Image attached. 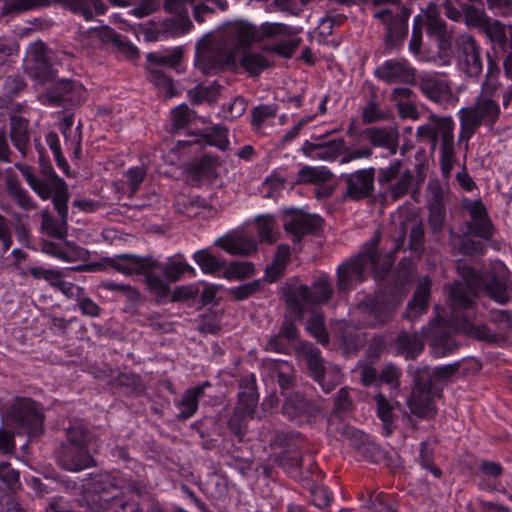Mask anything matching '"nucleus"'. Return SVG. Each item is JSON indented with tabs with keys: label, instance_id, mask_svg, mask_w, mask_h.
<instances>
[{
	"label": "nucleus",
	"instance_id": "64",
	"mask_svg": "<svg viewBox=\"0 0 512 512\" xmlns=\"http://www.w3.org/2000/svg\"><path fill=\"white\" fill-rule=\"evenodd\" d=\"M230 35L236 40L237 46L247 47L254 40V30L251 26L238 23L230 27Z\"/></svg>",
	"mask_w": 512,
	"mask_h": 512
},
{
	"label": "nucleus",
	"instance_id": "50",
	"mask_svg": "<svg viewBox=\"0 0 512 512\" xmlns=\"http://www.w3.org/2000/svg\"><path fill=\"white\" fill-rule=\"evenodd\" d=\"M220 90L221 85L215 81L208 86L197 85L190 89L187 95L193 105H199L204 101L214 103L220 95Z\"/></svg>",
	"mask_w": 512,
	"mask_h": 512
},
{
	"label": "nucleus",
	"instance_id": "56",
	"mask_svg": "<svg viewBox=\"0 0 512 512\" xmlns=\"http://www.w3.org/2000/svg\"><path fill=\"white\" fill-rule=\"evenodd\" d=\"M181 48L174 49L171 53L162 55L159 53H148L147 60L150 63V67H169L175 68L182 60Z\"/></svg>",
	"mask_w": 512,
	"mask_h": 512
},
{
	"label": "nucleus",
	"instance_id": "43",
	"mask_svg": "<svg viewBox=\"0 0 512 512\" xmlns=\"http://www.w3.org/2000/svg\"><path fill=\"white\" fill-rule=\"evenodd\" d=\"M334 174L325 166H303L297 173V184L322 185L329 182Z\"/></svg>",
	"mask_w": 512,
	"mask_h": 512
},
{
	"label": "nucleus",
	"instance_id": "19",
	"mask_svg": "<svg viewBox=\"0 0 512 512\" xmlns=\"http://www.w3.org/2000/svg\"><path fill=\"white\" fill-rule=\"evenodd\" d=\"M85 90L78 82L62 79L56 81L47 91L48 101L55 106L64 108L79 105L84 98Z\"/></svg>",
	"mask_w": 512,
	"mask_h": 512
},
{
	"label": "nucleus",
	"instance_id": "51",
	"mask_svg": "<svg viewBox=\"0 0 512 512\" xmlns=\"http://www.w3.org/2000/svg\"><path fill=\"white\" fill-rule=\"evenodd\" d=\"M374 400L377 406V415L383 423L385 435L390 436L393 433V406L387 397L381 392L374 396Z\"/></svg>",
	"mask_w": 512,
	"mask_h": 512
},
{
	"label": "nucleus",
	"instance_id": "22",
	"mask_svg": "<svg viewBox=\"0 0 512 512\" xmlns=\"http://www.w3.org/2000/svg\"><path fill=\"white\" fill-rule=\"evenodd\" d=\"M409 234L408 247L414 252L421 253L424 250V226L422 221L416 218H408L401 222L400 226L395 231L394 236V252L401 250L406 242L407 232Z\"/></svg>",
	"mask_w": 512,
	"mask_h": 512
},
{
	"label": "nucleus",
	"instance_id": "14",
	"mask_svg": "<svg viewBox=\"0 0 512 512\" xmlns=\"http://www.w3.org/2000/svg\"><path fill=\"white\" fill-rule=\"evenodd\" d=\"M92 451L94 450L61 441L54 454L56 462L62 469L69 472H79L96 465Z\"/></svg>",
	"mask_w": 512,
	"mask_h": 512
},
{
	"label": "nucleus",
	"instance_id": "44",
	"mask_svg": "<svg viewBox=\"0 0 512 512\" xmlns=\"http://www.w3.org/2000/svg\"><path fill=\"white\" fill-rule=\"evenodd\" d=\"M239 65L252 77H258L264 69L274 65L264 55L253 51H244L239 61Z\"/></svg>",
	"mask_w": 512,
	"mask_h": 512
},
{
	"label": "nucleus",
	"instance_id": "6",
	"mask_svg": "<svg viewBox=\"0 0 512 512\" xmlns=\"http://www.w3.org/2000/svg\"><path fill=\"white\" fill-rule=\"evenodd\" d=\"M334 294V288L327 277L314 280L311 286L304 284L291 286L287 289L286 303L294 316V320H303L306 308L326 304Z\"/></svg>",
	"mask_w": 512,
	"mask_h": 512
},
{
	"label": "nucleus",
	"instance_id": "12",
	"mask_svg": "<svg viewBox=\"0 0 512 512\" xmlns=\"http://www.w3.org/2000/svg\"><path fill=\"white\" fill-rule=\"evenodd\" d=\"M290 219L285 221L283 228L292 236L294 243H300L307 235H317L323 229L324 220L316 214L305 213L301 210H285Z\"/></svg>",
	"mask_w": 512,
	"mask_h": 512
},
{
	"label": "nucleus",
	"instance_id": "25",
	"mask_svg": "<svg viewBox=\"0 0 512 512\" xmlns=\"http://www.w3.org/2000/svg\"><path fill=\"white\" fill-rule=\"evenodd\" d=\"M373 147L387 149L390 155H395L399 148L400 134L396 127H369L360 132Z\"/></svg>",
	"mask_w": 512,
	"mask_h": 512
},
{
	"label": "nucleus",
	"instance_id": "30",
	"mask_svg": "<svg viewBox=\"0 0 512 512\" xmlns=\"http://www.w3.org/2000/svg\"><path fill=\"white\" fill-rule=\"evenodd\" d=\"M343 138L333 139L326 142L313 143L306 140L302 146L305 156L314 160L333 161L344 149Z\"/></svg>",
	"mask_w": 512,
	"mask_h": 512
},
{
	"label": "nucleus",
	"instance_id": "20",
	"mask_svg": "<svg viewBox=\"0 0 512 512\" xmlns=\"http://www.w3.org/2000/svg\"><path fill=\"white\" fill-rule=\"evenodd\" d=\"M105 261L109 267L127 276L144 274L160 267L159 261L152 256L142 257L135 254H119Z\"/></svg>",
	"mask_w": 512,
	"mask_h": 512
},
{
	"label": "nucleus",
	"instance_id": "55",
	"mask_svg": "<svg viewBox=\"0 0 512 512\" xmlns=\"http://www.w3.org/2000/svg\"><path fill=\"white\" fill-rule=\"evenodd\" d=\"M149 80L163 91L166 98H172L177 95L172 78L166 76L161 68L149 67Z\"/></svg>",
	"mask_w": 512,
	"mask_h": 512
},
{
	"label": "nucleus",
	"instance_id": "9",
	"mask_svg": "<svg viewBox=\"0 0 512 512\" xmlns=\"http://www.w3.org/2000/svg\"><path fill=\"white\" fill-rule=\"evenodd\" d=\"M378 259L374 248L361 252L340 264L336 271V287L339 294H347L365 280L367 265H375Z\"/></svg>",
	"mask_w": 512,
	"mask_h": 512
},
{
	"label": "nucleus",
	"instance_id": "18",
	"mask_svg": "<svg viewBox=\"0 0 512 512\" xmlns=\"http://www.w3.org/2000/svg\"><path fill=\"white\" fill-rule=\"evenodd\" d=\"M340 433L349 441V445L368 461L380 463L385 459V451L374 441L370 440L368 435L362 431L348 425H343Z\"/></svg>",
	"mask_w": 512,
	"mask_h": 512
},
{
	"label": "nucleus",
	"instance_id": "23",
	"mask_svg": "<svg viewBox=\"0 0 512 512\" xmlns=\"http://www.w3.org/2000/svg\"><path fill=\"white\" fill-rule=\"evenodd\" d=\"M266 368L268 370V377L277 383L281 396L293 391L297 387V371L291 362L268 360Z\"/></svg>",
	"mask_w": 512,
	"mask_h": 512
},
{
	"label": "nucleus",
	"instance_id": "10",
	"mask_svg": "<svg viewBox=\"0 0 512 512\" xmlns=\"http://www.w3.org/2000/svg\"><path fill=\"white\" fill-rule=\"evenodd\" d=\"M417 16L422 18L421 25L426 28L428 37L437 43L439 58L443 63H448L452 53L451 35L436 6L430 4L423 13Z\"/></svg>",
	"mask_w": 512,
	"mask_h": 512
},
{
	"label": "nucleus",
	"instance_id": "35",
	"mask_svg": "<svg viewBox=\"0 0 512 512\" xmlns=\"http://www.w3.org/2000/svg\"><path fill=\"white\" fill-rule=\"evenodd\" d=\"M10 139L23 157L27 155L30 142L29 120L18 115H10Z\"/></svg>",
	"mask_w": 512,
	"mask_h": 512
},
{
	"label": "nucleus",
	"instance_id": "11",
	"mask_svg": "<svg viewBox=\"0 0 512 512\" xmlns=\"http://www.w3.org/2000/svg\"><path fill=\"white\" fill-rule=\"evenodd\" d=\"M282 397L281 413L289 421L309 423L321 412L319 403L300 391L293 390Z\"/></svg>",
	"mask_w": 512,
	"mask_h": 512
},
{
	"label": "nucleus",
	"instance_id": "40",
	"mask_svg": "<svg viewBox=\"0 0 512 512\" xmlns=\"http://www.w3.org/2000/svg\"><path fill=\"white\" fill-rule=\"evenodd\" d=\"M85 501L88 508L93 512H106L116 508L123 501V493H97L86 491Z\"/></svg>",
	"mask_w": 512,
	"mask_h": 512
},
{
	"label": "nucleus",
	"instance_id": "3",
	"mask_svg": "<svg viewBox=\"0 0 512 512\" xmlns=\"http://www.w3.org/2000/svg\"><path fill=\"white\" fill-rule=\"evenodd\" d=\"M454 121L451 117H439L431 114L427 123L417 129L416 137L419 141H428L431 145V151H435L439 138L440 147V165L443 176L449 177L454 162Z\"/></svg>",
	"mask_w": 512,
	"mask_h": 512
},
{
	"label": "nucleus",
	"instance_id": "16",
	"mask_svg": "<svg viewBox=\"0 0 512 512\" xmlns=\"http://www.w3.org/2000/svg\"><path fill=\"white\" fill-rule=\"evenodd\" d=\"M196 66L205 75H215L235 65V54L223 46H210L198 50Z\"/></svg>",
	"mask_w": 512,
	"mask_h": 512
},
{
	"label": "nucleus",
	"instance_id": "48",
	"mask_svg": "<svg viewBox=\"0 0 512 512\" xmlns=\"http://www.w3.org/2000/svg\"><path fill=\"white\" fill-rule=\"evenodd\" d=\"M174 14V17L166 19L161 23L163 35L177 36L188 32L192 27L188 12Z\"/></svg>",
	"mask_w": 512,
	"mask_h": 512
},
{
	"label": "nucleus",
	"instance_id": "49",
	"mask_svg": "<svg viewBox=\"0 0 512 512\" xmlns=\"http://www.w3.org/2000/svg\"><path fill=\"white\" fill-rule=\"evenodd\" d=\"M250 419H253V417L233 408L231 415L227 420L226 428L229 433L238 440V442L244 441V438L248 433V421Z\"/></svg>",
	"mask_w": 512,
	"mask_h": 512
},
{
	"label": "nucleus",
	"instance_id": "27",
	"mask_svg": "<svg viewBox=\"0 0 512 512\" xmlns=\"http://www.w3.org/2000/svg\"><path fill=\"white\" fill-rule=\"evenodd\" d=\"M65 440L62 442L82 448L92 449L98 438L89 428L83 419H70L67 425L63 427Z\"/></svg>",
	"mask_w": 512,
	"mask_h": 512
},
{
	"label": "nucleus",
	"instance_id": "26",
	"mask_svg": "<svg viewBox=\"0 0 512 512\" xmlns=\"http://www.w3.org/2000/svg\"><path fill=\"white\" fill-rule=\"evenodd\" d=\"M89 486L90 487L87 489V491H93L97 493H122L124 489H127L138 495L141 494V490L136 483L118 478L109 473H100L93 476Z\"/></svg>",
	"mask_w": 512,
	"mask_h": 512
},
{
	"label": "nucleus",
	"instance_id": "54",
	"mask_svg": "<svg viewBox=\"0 0 512 512\" xmlns=\"http://www.w3.org/2000/svg\"><path fill=\"white\" fill-rule=\"evenodd\" d=\"M389 114L380 109V104L377 101V95L371 94L370 99L364 106L361 114L362 123L365 125L385 121L389 119Z\"/></svg>",
	"mask_w": 512,
	"mask_h": 512
},
{
	"label": "nucleus",
	"instance_id": "15",
	"mask_svg": "<svg viewBox=\"0 0 512 512\" xmlns=\"http://www.w3.org/2000/svg\"><path fill=\"white\" fill-rule=\"evenodd\" d=\"M487 38L495 55L504 57L505 74L512 78V25L493 20L492 25L487 27Z\"/></svg>",
	"mask_w": 512,
	"mask_h": 512
},
{
	"label": "nucleus",
	"instance_id": "53",
	"mask_svg": "<svg viewBox=\"0 0 512 512\" xmlns=\"http://www.w3.org/2000/svg\"><path fill=\"white\" fill-rule=\"evenodd\" d=\"M193 258L206 274H214L225 267V261L211 254L207 249L194 253Z\"/></svg>",
	"mask_w": 512,
	"mask_h": 512
},
{
	"label": "nucleus",
	"instance_id": "45",
	"mask_svg": "<svg viewBox=\"0 0 512 512\" xmlns=\"http://www.w3.org/2000/svg\"><path fill=\"white\" fill-rule=\"evenodd\" d=\"M303 354L306 360L309 376L314 381L318 380V378L322 376V373L328 369V367L325 366V360L321 356V351L313 344L306 343L303 346Z\"/></svg>",
	"mask_w": 512,
	"mask_h": 512
},
{
	"label": "nucleus",
	"instance_id": "41",
	"mask_svg": "<svg viewBox=\"0 0 512 512\" xmlns=\"http://www.w3.org/2000/svg\"><path fill=\"white\" fill-rule=\"evenodd\" d=\"M309 312V318L306 323V330L312 335L320 344L328 345L330 337L326 329L325 316L320 308H306Z\"/></svg>",
	"mask_w": 512,
	"mask_h": 512
},
{
	"label": "nucleus",
	"instance_id": "39",
	"mask_svg": "<svg viewBox=\"0 0 512 512\" xmlns=\"http://www.w3.org/2000/svg\"><path fill=\"white\" fill-rule=\"evenodd\" d=\"M419 88L425 96L438 103L448 100L452 94L449 84L437 77L421 78Z\"/></svg>",
	"mask_w": 512,
	"mask_h": 512
},
{
	"label": "nucleus",
	"instance_id": "28",
	"mask_svg": "<svg viewBox=\"0 0 512 512\" xmlns=\"http://www.w3.org/2000/svg\"><path fill=\"white\" fill-rule=\"evenodd\" d=\"M463 208L470 214L474 220L468 225L469 232L475 236L488 239L492 236V225L488 220L487 210L481 200L463 201Z\"/></svg>",
	"mask_w": 512,
	"mask_h": 512
},
{
	"label": "nucleus",
	"instance_id": "47",
	"mask_svg": "<svg viewBox=\"0 0 512 512\" xmlns=\"http://www.w3.org/2000/svg\"><path fill=\"white\" fill-rule=\"evenodd\" d=\"M8 196L23 210H35L37 204L17 180L9 179L6 182Z\"/></svg>",
	"mask_w": 512,
	"mask_h": 512
},
{
	"label": "nucleus",
	"instance_id": "24",
	"mask_svg": "<svg viewBox=\"0 0 512 512\" xmlns=\"http://www.w3.org/2000/svg\"><path fill=\"white\" fill-rule=\"evenodd\" d=\"M297 451L286 450L281 454L274 456L273 463L283 468L292 478L306 480L312 473V459L309 457V463Z\"/></svg>",
	"mask_w": 512,
	"mask_h": 512
},
{
	"label": "nucleus",
	"instance_id": "57",
	"mask_svg": "<svg viewBox=\"0 0 512 512\" xmlns=\"http://www.w3.org/2000/svg\"><path fill=\"white\" fill-rule=\"evenodd\" d=\"M258 235L262 241L272 244L276 241L274 229L276 227L275 217L271 214L259 215L256 217Z\"/></svg>",
	"mask_w": 512,
	"mask_h": 512
},
{
	"label": "nucleus",
	"instance_id": "61",
	"mask_svg": "<svg viewBox=\"0 0 512 512\" xmlns=\"http://www.w3.org/2000/svg\"><path fill=\"white\" fill-rule=\"evenodd\" d=\"M144 275L145 282L148 288L156 295L157 302L162 303L170 294L168 284L160 276L152 274L150 271H147Z\"/></svg>",
	"mask_w": 512,
	"mask_h": 512
},
{
	"label": "nucleus",
	"instance_id": "5",
	"mask_svg": "<svg viewBox=\"0 0 512 512\" xmlns=\"http://www.w3.org/2000/svg\"><path fill=\"white\" fill-rule=\"evenodd\" d=\"M411 12V8L405 5L382 7L373 11V18L379 20L384 27L382 36L384 54H390L402 48L408 37Z\"/></svg>",
	"mask_w": 512,
	"mask_h": 512
},
{
	"label": "nucleus",
	"instance_id": "29",
	"mask_svg": "<svg viewBox=\"0 0 512 512\" xmlns=\"http://www.w3.org/2000/svg\"><path fill=\"white\" fill-rule=\"evenodd\" d=\"M87 32L88 34L95 35L101 42L116 47L120 53L130 60H134L139 56L137 47L124 40L120 34L109 26L91 27Z\"/></svg>",
	"mask_w": 512,
	"mask_h": 512
},
{
	"label": "nucleus",
	"instance_id": "58",
	"mask_svg": "<svg viewBox=\"0 0 512 512\" xmlns=\"http://www.w3.org/2000/svg\"><path fill=\"white\" fill-rule=\"evenodd\" d=\"M50 3L51 0H10L6 2L3 10L6 13H20L47 7Z\"/></svg>",
	"mask_w": 512,
	"mask_h": 512
},
{
	"label": "nucleus",
	"instance_id": "2",
	"mask_svg": "<svg viewBox=\"0 0 512 512\" xmlns=\"http://www.w3.org/2000/svg\"><path fill=\"white\" fill-rule=\"evenodd\" d=\"M407 281H409V276H404L402 283L385 287L373 296H366L359 302L357 308L364 315L369 327H381L393 320L403 301L404 283Z\"/></svg>",
	"mask_w": 512,
	"mask_h": 512
},
{
	"label": "nucleus",
	"instance_id": "37",
	"mask_svg": "<svg viewBox=\"0 0 512 512\" xmlns=\"http://www.w3.org/2000/svg\"><path fill=\"white\" fill-rule=\"evenodd\" d=\"M215 245L231 255L249 256L257 251L255 239L244 236L221 237L215 241Z\"/></svg>",
	"mask_w": 512,
	"mask_h": 512
},
{
	"label": "nucleus",
	"instance_id": "34",
	"mask_svg": "<svg viewBox=\"0 0 512 512\" xmlns=\"http://www.w3.org/2000/svg\"><path fill=\"white\" fill-rule=\"evenodd\" d=\"M431 282L428 278L421 281L412 299L408 302L404 317L410 321H414L421 314L425 313L428 309V299L430 297Z\"/></svg>",
	"mask_w": 512,
	"mask_h": 512
},
{
	"label": "nucleus",
	"instance_id": "59",
	"mask_svg": "<svg viewBox=\"0 0 512 512\" xmlns=\"http://www.w3.org/2000/svg\"><path fill=\"white\" fill-rule=\"evenodd\" d=\"M25 88L24 81L16 76H8L0 78V97L2 101H10L13 96L17 95Z\"/></svg>",
	"mask_w": 512,
	"mask_h": 512
},
{
	"label": "nucleus",
	"instance_id": "52",
	"mask_svg": "<svg viewBox=\"0 0 512 512\" xmlns=\"http://www.w3.org/2000/svg\"><path fill=\"white\" fill-rule=\"evenodd\" d=\"M255 274V267L249 261H233L228 265L225 264L223 277L228 280L243 281Z\"/></svg>",
	"mask_w": 512,
	"mask_h": 512
},
{
	"label": "nucleus",
	"instance_id": "63",
	"mask_svg": "<svg viewBox=\"0 0 512 512\" xmlns=\"http://www.w3.org/2000/svg\"><path fill=\"white\" fill-rule=\"evenodd\" d=\"M263 287V280L257 279L238 287L230 288L228 293L236 301H243L259 292Z\"/></svg>",
	"mask_w": 512,
	"mask_h": 512
},
{
	"label": "nucleus",
	"instance_id": "38",
	"mask_svg": "<svg viewBox=\"0 0 512 512\" xmlns=\"http://www.w3.org/2000/svg\"><path fill=\"white\" fill-rule=\"evenodd\" d=\"M218 167V158L205 154L191 165L189 169L190 177L196 182L202 180L213 181L218 177Z\"/></svg>",
	"mask_w": 512,
	"mask_h": 512
},
{
	"label": "nucleus",
	"instance_id": "42",
	"mask_svg": "<svg viewBox=\"0 0 512 512\" xmlns=\"http://www.w3.org/2000/svg\"><path fill=\"white\" fill-rule=\"evenodd\" d=\"M408 372L413 376V389H418L422 392H434L435 395H439L442 391L436 385L433 371L428 366L423 367H408Z\"/></svg>",
	"mask_w": 512,
	"mask_h": 512
},
{
	"label": "nucleus",
	"instance_id": "8",
	"mask_svg": "<svg viewBox=\"0 0 512 512\" xmlns=\"http://www.w3.org/2000/svg\"><path fill=\"white\" fill-rule=\"evenodd\" d=\"M8 418L19 435L34 438L43 433L44 414L30 398H16L9 408Z\"/></svg>",
	"mask_w": 512,
	"mask_h": 512
},
{
	"label": "nucleus",
	"instance_id": "1",
	"mask_svg": "<svg viewBox=\"0 0 512 512\" xmlns=\"http://www.w3.org/2000/svg\"><path fill=\"white\" fill-rule=\"evenodd\" d=\"M458 273L462 281H456L448 288V298L452 323L439 319L431 320L423 327V335L427 338L431 354L442 358L454 353L460 343L456 339L458 333L486 343L497 342V336L486 325L474 324V299L481 291L494 301L505 304L510 300V292L505 277L494 273H480L467 264H458Z\"/></svg>",
	"mask_w": 512,
	"mask_h": 512
},
{
	"label": "nucleus",
	"instance_id": "4",
	"mask_svg": "<svg viewBox=\"0 0 512 512\" xmlns=\"http://www.w3.org/2000/svg\"><path fill=\"white\" fill-rule=\"evenodd\" d=\"M42 178L34 175L32 167L16 163L15 168L23 175L31 189L43 200L52 199L53 205L60 206L63 200L70 196L68 185L54 171L49 159L39 158Z\"/></svg>",
	"mask_w": 512,
	"mask_h": 512
},
{
	"label": "nucleus",
	"instance_id": "13",
	"mask_svg": "<svg viewBox=\"0 0 512 512\" xmlns=\"http://www.w3.org/2000/svg\"><path fill=\"white\" fill-rule=\"evenodd\" d=\"M375 168L360 169L349 174H342L346 189L343 200L361 201L372 197L375 183Z\"/></svg>",
	"mask_w": 512,
	"mask_h": 512
},
{
	"label": "nucleus",
	"instance_id": "32",
	"mask_svg": "<svg viewBox=\"0 0 512 512\" xmlns=\"http://www.w3.org/2000/svg\"><path fill=\"white\" fill-rule=\"evenodd\" d=\"M70 196H67L60 206H54L55 211L60 216V222L55 219L48 211H42V229L50 236L56 239L63 240L67 235V221H68V201Z\"/></svg>",
	"mask_w": 512,
	"mask_h": 512
},
{
	"label": "nucleus",
	"instance_id": "31",
	"mask_svg": "<svg viewBox=\"0 0 512 512\" xmlns=\"http://www.w3.org/2000/svg\"><path fill=\"white\" fill-rule=\"evenodd\" d=\"M75 14H80L85 20L93 19L94 15H103L107 7L102 0H55ZM112 5L125 7L122 0H108Z\"/></svg>",
	"mask_w": 512,
	"mask_h": 512
},
{
	"label": "nucleus",
	"instance_id": "17",
	"mask_svg": "<svg viewBox=\"0 0 512 512\" xmlns=\"http://www.w3.org/2000/svg\"><path fill=\"white\" fill-rule=\"evenodd\" d=\"M458 65L470 78H478L483 71L481 48L476 40L469 35H463L458 40Z\"/></svg>",
	"mask_w": 512,
	"mask_h": 512
},
{
	"label": "nucleus",
	"instance_id": "21",
	"mask_svg": "<svg viewBox=\"0 0 512 512\" xmlns=\"http://www.w3.org/2000/svg\"><path fill=\"white\" fill-rule=\"evenodd\" d=\"M375 77L387 84L402 83L413 85L416 83V69L408 61L387 60L374 71Z\"/></svg>",
	"mask_w": 512,
	"mask_h": 512
},
{
	"label": "nucleus",
	"instance_id": "62",
	"mask_svg": "<svg viewBox=\"0 0 512 512\" xmlns=\"http://www.w3.org/2000/svg\"><path fill=\"white\" fill-rule=\"evenodd\" d=\"M159 268L162 269L164 276L171 282L178 281L186 272L195 274V269L182 261H169L165 266L160 264Z\"/></svg>",
	"mask_w": 512,
	"mask_h": 512
},
{
	"label": "nucleus",
	"instance_id": "7",
	"mask_svg": "<svg viewBox=\"0 0 512 512\" xmlns=\"http://www.w3.org/2000/svg\"><path fill=\"white\" fill-rule=\"evenodd\" d=\"M500 115L498 103L488 96H478L474 105L460 111V134L458 142H468L482 125L493 126Z\"/></svg>",
	"mask_w": 512,
	"mask_h": 512
},
{
	"label": "nucleus",
	"instance_id": "60",
	"mask_svg": "<svg viewBox=\"0 0 512 512\" xmlns=\"http://www.w3.org/2000/svg\"><path fill=\"white\" fill-rule=\"evenodd\" d=\"M401 370L389 363L386 364L379 372L378 386L380 388L383 384L389 385L391 390L397 391L400 387Z\"/></svg>",
	"mask_w": 512,
	"mask_h": 512
},
{
	"label": "nucleus",
	"instance_id": "46",
	"mask_svg": "<svg viewBox=\"0 0 512 512\" xmlns=\"http://www.w3.org/2000/svg\"><path fill=\"white\" fill-rule=\"evenodd\" d=\"M462 20L468 26L482 30L486 36L487 27L491 26L493 23V21L486 16L483 8L475 7L472 4H468L467 7L462 11L461 21Z\"/></svg>",
	"mask_w": 512,
	"mask_h": 512
},
{
	"label": "nucleus",
	"instance_id": "33",
	"mask_svg": "<svg viewBox=\"0 0 512 512\" xmlns=\"http://www.w3.org/2000/svg\"><path fill=\"white\" fill-rule=\"evenodd\" d=\"M423 336V332H399L395 338V348L397 353L403 355L407 360L416 359L424 350L425 344Z\"/></svg>",
	"mask_w": 512,
	"mask_h": 512
},
{
	"label": "nucleus",
	"instance_id": "36",
	"mask_svg": "<svg viewBox=\"0 0 512 512\" xmlns=\"http://www.w3.org/2000/svg\"><path fill=\"white\" fill-rule=\"evenodd\" d=\"M433 394L434 392H422L418 389H412L411 395L407 399V406L411 413L419 418L435 416L437 409L433 403Z\"/></svg>",
	"mask_w": 512,
	"mask_h": 512
}]
</instances>
